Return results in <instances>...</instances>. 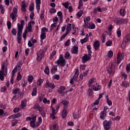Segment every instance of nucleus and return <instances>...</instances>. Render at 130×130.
I'll return each instance as SVG.
<instances>
[{
    "label": "nucleus",
    "instance_id": "f257e3e1",
    "mask_svg": "<svg viewBox=\"0 0 130 130\" xmlns=\"http://www.w3.org/2000/svg\"><path fill=\"white\" fill-rule=\"evenodd\" d=\"M55 63H57L58 66L60 64V67H64L66 66V60L63 58V55H60L59 59L55 61Z\"/></svg>",
    "mask_w": 130,
    "mask_h": 130
},
{
    "label": "nucleus",
    "instance_id": "f03ea898",
    "mask_svg": "<svg viewBox=\"0 0 130 130\" xmlns=\"http://www.w3.org/2000/svg\"><path fill=\"white\" fill-rule=\"evenodd\" d=\"M114 22L116 24H126L128 22V20L127 19H123V18H117L114 20Z\"/></svg>",
    "mask_w": 130,
    "mask_h": 130
},
{
    "label": "nucleus",
    "instance_id": "7ed1b4c3",
    "mask_svg": "<svg viewBox=\"0 0 130 130\" xmlns=\"http://www.w3.org/2000/svg\"><path fill=\"white\" fill-rule=\"evenodd\" d=\"M17 12H18V10H17V8L14 7L13 9L12 13L10 15V17L13 20V22H15V21H16V18L17 17Z\"/></svg>",
    "mask_w": 130,
    "mask_h": 130
},
{
    "label": "nucleus",
    "instance_id": "20e7f679",
    "mask_svg": "<svg viewBox=\"0 0 130 130\" xmlns=\"http://www.w3.org/2000/svg\"><path fill=\"white\" fill-rule=\"evenodd\" d=\"M111 124H112V122H111V121H107V120H105L103 122L104 128L105 129H109Z\"/></svg>",
    "mask_w": 130,
    "mask_h": 130
},
{
    "label": "nucleus",
    "instance_id": "39448f33",
    "mask_svg": "<svg viewBox=\"0 0 130 130\" xmlns=\"http://www.w3.org/2000/svg\"><path fill=\"white\" fill-rule=\"evenodd\" d=\"M46 32H48V29L46 27H43L42 28V31L41 34V40H43L46 38Z\"/></svg>",
    "mask_w": 130,
    "mask_h": 130
},
{
    "label": "nucleus",
    "instance_id": "423d86ee",
    "mask_svg": "<svg viewBox=\"0 0 130 130\" xmlns=\"http://www.w3.org/2000/svg\"><path fill=\"white\" fill-rule=\"evenodd\" d=\"M43 56H44V51H43V50H40L37 54V60L40 61Z\"/></svg>",
    "mask_w": 130,
    "mask_h": 130
},
{
    "label": "nucleus",
    "instance_id": "0eeeda50",
    "mask_svg": "<svg viewBox=\"0 0 130 130\" xmlns=\"http://www.w3.org/2000/svg\"><path fill=\"white\" fill-rule=\"evenodd\" d=\"M24 20H22L20 21V23L17 24V31L22 32V30L24 28Z\"/></svg>",
    "mask_w": 130,
    "mask_h": 130
},
{
    "label": "nucleus",
    "instance_id": "6e6552de",
    "mask_svg": "<svg viewBox=\"0 0 130 130\" xmlns=\"http://www.w3.org/2000/svg\"><path fill=\"white\" fill-rule=\"evenodd\" d=\"M124 58V53H118L117 63H120V61Z\"/></svg>",
    "mask_w": 130,
    "mask_h": 130
},
{
    "label": "nucleus",
    "instance_id": "1a4fd4ad",
    "mask_svg": "<svg viewBox=\"0 0 130 130\" xmlns=\"http://www.w3.org/2000/svg\"><path fill=\"white\" fill-rule=\"evenodd\" d=\"M91 59V57H90V55L88 56L87 54H85L82 57V61L83 63H86L88 60H90Z\"/></svg>",
    "mask_w": 130,
    "mask_h": 130
},
{
    "label": "nucleus",
    "instance_id": "9d476101",
    "mask_svg": "<svg viewBox=\"0 0 130 130\" xmlns=\"http://www.w3.org/2000/svg\"><path fill=\"white\" fill-rule=\"evenodd\" d=\"M45 87V88H48L49 87L51 88V89H54V88H55V85L51 83H49V81L47 80L46 81Z\"/></svg>",
    "mask_w": 130,
    "mask_h": 130
},
{
    "label": "nucleus",
    "instance_id": "9b49d317",
    "mask_svg": "<svg viewBox=\"0 0 130 130\" xmlns=\"http://www.w3.org/2000/svg\"><path fill=\"white\" fill-rule=\"evenodd\" d=\"M67 107H63V109L62 111L61 117L62 118H66L68 115V111L66 110Z\"/></svg>",
    "mask_w": 130,
    "mask_h": 130
},
{
    "label": "nucleus",
    "instance_id": "f8f14e48",
    "mask_svg": "<svg viewBox=\"0 0 130 130\" xmlns=\"http://www.w3.org/2000/svg\"><path fill=\"white\" fill-rule=\"evenodd\" d=\"M71 52L74 54H78L79 53V47L74 46L71 49Z\"/></svg>",
    "mask_w": 130,
    "mask_h": 130
},
{
    "label": "nucleus",
    "instance_id": "ddd939ff",
    "mask_svg": "<svg viewBox=\"0 0 130 130\" xmlns=\"http://www.w3.org/2000/svg\"><path fill=\"white\" fill-rule=\"evenodd\" d=\"M17 41L19 44H21L22 41V31H17Z\"/></svg>",
    "mask_w": 130,
    "mask_h": 130
},
{
    "label": "nucleus",
    "instance_id": "4468645a",
    "mask_svg": "<svg viewBox=\"0 0 130 130\" xmlns=\"http://www.w3.org/2000/svg\"><path fill=\"white\" fill-rule=\"evenodd\" d=\"M36 9L38 13L40 11V5L41 4V0H36Z\"/></svg>",
    "mask_w": 130,
    "mask_h": 130
},
{
    "label": "nucleus",
    "instance_id": "2eb2a0df",
    "mask_svg": "<svg viewBox=\"0 0 130 130\" xmlns=\"http://www.w3.org/2000/svg\"><path fill=\"white\" fill-rule=\"evenodd\" d=\"M100 46V42L99 41H96L93 43V47L95 50H98L99 49V47Z\"/></svg>",
    "mask_w": 130,
    "mask_h": 130
},
{
    "label": "nucleus",
    "instance_id": "dca6fc26",
    "mask_svg": "<svg viewBox=\"0 0 130 130\" xmlns=\"http://www.w3.org/2000/svg\"><path fill=\"white\" fill-rule=\"evenodd\" d=\"M28 7V6L27 5V4H26V3H25V2H21V11L22 12H26V8H27Z\"/></svg>",
    "mask_w": 130,
    "mask_h": 130
},
{
    "label": "nucleus",
    "instance_id": "f3484780",
    "mask_svg": "<svg viewBox=\"0 0 130 130\" xmlns=\"http://www.w3.org/2000/svg\"><path fill=\"white\" fill-rule=\"evenodd\" d=\"M43 109H44L43 107H41L40 108H39V111L40 114H41V115L43 116V117H45L46 113H45V111L43 110Z\"/></svg>",
    "mask_w": 130,
    "mask_h": 130
},
{
    "label": "nucleus",
    "instance_id": "a211bd4d",
    "mask_svg": "<svg viewBox=\"0 0 130 130\" xmlns=\"http://www.w3.org/2000/svg\"><path fill=\"white\" fill-rule=\"evenodd\" d=\"M107 71L109 74H114V69L112 67V64L109 67Z\"/></svg>",
    "mask_w": 130,
    "mask_h": 130
},
{
    "label": "nucleus",
    "instance_id": "6ab92c4d",
    "mask_svg": "<svg viewBox=\"0 0 130 130\" xmlns=\"http://www.w3.org/2000/svg\"><path fill=\"white\" fill-rule=\"evenodd\" d=\"M106 112L107 111H103L101 112L100 114V118L103 120H104L105 116H106Z\"/></svg>",
    "mask_w": 130,
    "mask_h": 130
},
{
    "label": "nucleus",
    "instance_id": "aec40b11",
    "mask_svg": "<svg viewBox=\"0 0 130 130\" xmlns=\"http://www.w3.org/2000/svg\"><path fill=\"white\" fill-rule=\"evenodd\" d=\"M27 105V103H26V101H21V105L19 106V107L21 109H24L25 108V107H26Z\"/></svg>",
    "mask_w": 130,
    "mask_h": 130
},
{
    "label": "nucleus",
    "instance_id": "412c9836",
    "mask_svg": "<svg viewBox=\"0 0 130 130\" xmlns=\"http://www.w3.org/2000/svg\"><path fill=\"white\" fill-rule=\"evenodd\" d=\"M64 90H66V87L60 86V88L58 89V93H59V94H62Z\"/></svg>",
    "mask_w": 130,
    "mask_h": 130
},
{
    "label": "nucleus",
    "instance_id": "4be33fe9",
    "mask_svg": "<svg viewBox=\"0 0 130 130\" xmlns=\"http://www.w3.org/2000/svg\"><path fill=\"white\" fill-rule=\"evenodd\" d=\"M95 82H96V79L95 78L90 79L88 82L89 87H91L92 84H93V83H95Z\"/></svg>",
    "mask_w": 130,
    "mask_h": 130
},
{
    "label": "nucleus",
    "instance_id": "5701e85b",
    "mask_svg": "<svg viewBox=\"0 0 130 130\" xmlns=\"http://www.w3.org/2000/svg\"><path fill=\"white\" fill-rule=\"evenodd\" d=\"M76 72L75 73V75L73 77V79H74V80H77V78H78V77H79V70L78 69H76L75 70Z\"/></svg>",
    "mask_w": 130,
    "mask_h": 130
},
{
    "label": "nucleus",
    "instance_id": "b1692460",
    "mask_svg": "<svg viewBox=\"0 0 130 130\" xmlns=\"http://www.w3.org/2000/svg\"><path fill=\"white\" fill-rule=\"evenodd\" d=\"M14 95H17V94H20V88H16L13 90L12 92Z\"/></svg>",
    "mask_w": 130,
    "mask_h": 130
},
{
    "label": "nucleus",
    "instance_id": "393cba45",
    "mask_svg": "<svg viewBox=\"0 0 130 130\" xmlns=\"http://www.w3.org/2000/svg\"><path fill=\"white\" fill-rule=\"evenodd\" d=\"M22 115L20 113H18L16 114L12 115V118H19V117H21Z\"/></svg>",
    "mask_w": 130,
    "mask_h": 130
},
{
    "label": "nucleus",
    "instance_id": "a878e982",
    "mask_svg": "<svg viewBox=\"0 0 130 130\" xmlns=\"http://www.w3.org/2000/svg\"><path fill=\"white\" fill-rule=\"evenodd\" d=\"M4 71L3 70L0 71V80L1 81H4L5 76H4Z\"/></svg>",
    "mask_w": 130,
    "mask_h": 130
},
{
    "label": "nucleus",
    "instance_id": "bb28decb",
    "mask_svg": "<svg viewBox=\"0 0 130 130\" xmlns=\"http://www.w3.org/2000/svg\"><path fill=\"white\" fill-rule=\"evenodd\" d=\"M125 14H126V12L125 11V10L124 9H121L120 10V14L122 17H124L125 16Z\"/></svg>",
    "mask_w": 130,
    "mask_h": 130
},
{
    "label": "nucleus",
    "instance_id": "cd10ccee",
    "mask_svg": "<svg viewBox=\"0 0 130 130\" xmlns=\"http://www.w3.org/2000/svg\"><path fill=\"white\" fill-rule=\"evenodd\" d=\"M106 98L107 99V104H108L109 106H111V105H112V102H111V101L109 100V99L108 98V95H106Z\"/></svg>",
    "mask_w": 130,
    "mask_h": 130
},
{
    "label": "nucleus",
    "instance_id": "c85d7f7f",
    "mask_svg": "<svg viewBox=\"0 0 130 130\" xmlns=\"http://www.w3.org/2000/svg\"><path fill=\"white\" fill-rule=\"evenodd\" d=\"M87 48L88 52V55H89V56H91V54L92 53V52L91 51V46L90 45H87Z\"/></svg>",
    "mask_w": 130,
    "mask_h": 130
},
{
    "label": "nucleus",
    "instance_id": "c756f323",
    "mask_svg": "<svg viewBox=\"0 0 130 130\" xmlns=\"http://www.w3.org/2000/svg\"><path fill=\"white\" fill-rule=\"evenodd\" d=\"M37 93V88L34 87L32 89V91L31 93L32 96H36Z\"/></svg>",
    "mask_w": 130,
    "mask_h": 130
},
{
    "label": "nucleus",
    "instance_id": "7c9ffc66",
    "mask_svg": "<svg viewBox=\"0 0 130 130\" xmlns=\"http://www.w3.org/2000/svg\"><path fill=\"white\" fill-rule=\"evenodd\" d=\"M28 32H32V25L31 22H28L27 27Z\"/></svg>",
    "mask_w": 130,
    "mask_h": 130
},
{
    "label": "nucleus",
    "instance_id": "2f4dec72",
    "mask_svg": "<svg viewBox=\"0 0 130 130\" xmlns=\"http://www.w3.org/2000/svg\"><path fill=\"white\" fill-rule=\"evenodd\" d=\"M88 40L89 39H88L87 37H85L83 39L80 40V42L82 43V44H83L84 43H86V42H87Z\"/></svg>",
    "mask_w": 130,
    "mask_h": 130
},
{
    "label": "nucleus",
    "instance_id": "473e14b6",
    "mask_svg": "<svg viewBox=\"0 0 130 130\" xmlns=\"http://www.w3.org/2000/svg\"><path fill=\"white\" fill-rule=\"evenodd\" d=\"M105 38H106V34H103L102 36V43L105 42Z\"/></svg>",
    "mask_w": 130,
    "mask_h": 130
},
{
    "label": "nucleus",
    "instance_id": "72a5a7b5",
    "mask_svg": "<svg viewBox=\"0 0 130 130\" xmlns=\"http://www.w3.org/2000/svg\"><path fill=\"white\" fill-rule=\"evenodd\" d=\"M83 13H84L83 10H80L77 13L76 16H77V17H79V18H81V17H82V15H83Z\"/></svg>",
    "mask_w": 130,
    "mask_h": 130
},
{
    "label": "nucleus",
    "instance_id": "f704fd0d",
    "mask_svg": "<svg viewBox=\"0 0 130 130\" xmlns=\"http://www.w3.org/2000/svg\"><path fill=\"white\" fill-rule=\"evenodd\" d=\"M92 89L94 91H99L100 90V86H95V85L92 86Z\"/></svg>",
    "mask_w": 130,
    "mask_h": 130
},
{
    "label": "nucleus",
    "instance_id": "c9c22d12",
    "mask_svg": "<svg viewBox=\"0 0 130 130\" xmlns=\"http://www.w3.org/2000/svg\"><path fill=\"white\" fill-rule=\"evenodd\" d=\"M62 104L64 105V107H67L68 108V105H69V101H63L61 102Z\"/></svg>",
    "mask_w": 130,
    "mask_h": 130
},
{
    "label": "nucleus",
    "instance_id": "e433bc0d",
    "mask_svg": "<svg viewBox=\"0 0 130 130\" xmlns=\"http://www.w3.org/2000/svg\"><path fill=\"white\" fill-rule=\"evenodd\" d=\"M34 10V3H32L30 6L29 8V11L30 12H32Z\"/></svg>",
    "mask_w": 130,
    "mask_h": 130
},
{
    "label": "nucleus",
    "instance_id": "4c0bfd02",
    "mask_svg": "<svg viewBox=\"0 0 130 130\" xmlns=\"http://www.w3.org/2000/svg\"><path fill=\"white\" fill-rule=\"evenodd\" d=\"M11 33L12 35L16 36V35H17V30H16L15 28H13L11 30Z\"/></svg>",
    "mask_w": 130,
    "mask_h": 130
},
{
    "label": "nucleus",
    "instance_id": "58836bf2",
    "mask_svg": "<svg viewBox=\"0 0 130 130\" xmlns=\"http://www.w3.org/2000/svg\"><path fill=\"white\" fill-rule=\"evenodd\" d=\"M56 23H53L51 25V29L50 30V32H51L52 30H53V28H56Z\"/></svg>",
    "mask_w": 130,
    "mask_h": 130
},
{
    "label": "nucleus",
    "instance_id": "ea45409f",
    "mask_svg": "<svg viewBox=\"0 0 130 130\" xmlns=\"http://www.w3.org/2000/svg\"><path fill=\"white\" fill-rule=\"evenodd\" d=\"M108 57H109L110 58H111V57L113 56V52H112V51L111 50L109 51L108 53Z\"/></svg>",
    "mask_w": 130,
    "mask_h": 130
},
{
    "label": "nucleus",
    "instance_id": "a19ab883",
    "mask_svg": "<svg viewBox=\"0 0 130 130\" xmlns=\"http://www.w3.org/2000/svg\"><path fill=\"white\" fill-rule=\"evenodd\" d=\"M44 72L45 74L47 75H49V68H48V66H46V68L44 70Z\"/></svg>",
    "mask_w": 130,
    "mask_h": 130
},
{
    "label": "nucleus",
    "instance_id": "79ce46f5",
    "mask_svg": "<svg viewBox=\"0 0 130 130\" xmlns=\"http://www.w3.org/2000/svg\"><path fill=\"white\" fill-rule=\"evenodd\" d=\"M53 70L54 71H57V65L53 67L52 69H51V74H54Z\"/></svg>",
    "mask_w": 130,
    "mask_h": 130
},
{
    "label": "nucleus",
    "instance_id": "37998d69",
    "mask_svg": "<svg viewBox=\"0 0 130 130\" xmlns=\"http://www.w3.org/2000/svg\"><path fill=\"white\" fill-rule=\"evenodd\" d=\"M43 81H44V80L40 79L37 82V85L38 86H41L42 83H43Z\"/></svg>",
    "mask_w": 130,
    "mask_h": 130
},
{
    "label": "nucleus",
    "instance_id": "c03bdc74",
    "mask_svg": "<svg viewBox=\"0 0 130 130\" xmlns=\"http://www.w3.org/2000/svg\"><path fill=\"white\" fill-rule=\"evenodd\" d=\"M17 123H18V120H13V121H12V126H15L16 125V124H17Z\"/></svg>",
    "mask_w": 130,
    "mask_h": 130
},
{
    "label": "nucleus",
    "instance_id": "a18cd8bd",
    "mask_svg": "<svg viewBox=\"0 0 130 130\" xmlns=\"http://www.w3.org/2000/svg\"><path fill=\"white\" fill-rule=\"evenodd\" d=\"M39 108H40V107L39 106V104H36L33 107V109L35 110H36V109L39 110Z\"/></svg>",
    "mask_w": 130,
    "mask_h": 130
},
{
    "label": "nucleus",
    "instance_id": "49530a36",
    "mask_svg": "<svg viewBox=\"0 0 130 130\" xmlns=\"http://www.w3.org/2000/svg\"><path fill=\"white\" fill-rule=\"evenodd\" d=\"M71 26H67V27L66 28V33L67 34H69L70 33V32H71Z\"/></svg>",
    "mask_w": 130,
    "mask_h": 130
},
{
    "label": "nucleus",
    "instance_id": "de8ad7c7",
    "mask_svg": "<svg viewBox=\"0 0 130 130\" xmlns=\"http://www.w3.org/2000/svg\"><path fill=\"white\" fill-rule=\"evenodd\" d=\"M68 35V34H67L66 32L64 34L62 35L61 36V37H60V41H62V40L64 39V38H66V37H67V36Z\"/></svg>",
    "mask_w": 130,
    "mask_h": 130
},
{
    "label": "nucleus",
    "instance_id": "09e8293b",
    "mask_svg": "<svg viewBox=\"0 0 130 130\" xmlns=\"http://www.w3.org/2000/svg\"><path fill=\"white\" fill-rule=\"evenodd\" d=\"M112 45V41H108L106 43V45L107 46H111Z\"/></svg>",
    "mask_w": 130,
    "mask_h": 130
},
{
    "label": "nucleus",
    "instance_id": "8fccbe9b",
    "mask_svg": "<svg viewBox=\"0 0 130 130\" xmlns=\"http://www.w3.org/2000/svg\"><path fill=\"white\" fill-rule=\"evenodd\" d=\"M87 94L89 95V96H92V94H93V90L91 89H88Z\"/></svg>",
    "mask_w": 130,
    "mask_h": 130
},
{
    "label": "nucleus",
    "instance_id": "3c124183",
    "mask_svg": "<svg viewBox=\"0 0 130 130\" xmlns=\"http://www.w3.org/2000/svg\"><path fill=\"white\" fill-rule=\"evenodd\" d=\"M7 27H8L9 30H10V29H11V27H12V23H11V21H7Z\"/></svg>",
    "mask_w": 130,
    "mask_h": 130
},
{
    "label": "nucleus",
    "instance_id": "603ef678",
    "mask_svg": "<svg viewBox=\"0 0 130 130\" xmlns=\"http://www.w3.org/2000/svg\"><path fill=\"white\" fill-rule=\"evenodd\" d=\"M33 79H34V78L33 77V76H29L28 77V82H29V83L30 82H32V81H33Z\"/></svg>",
    "mask_w": 130,
    "mask_h": 130
},
{
    "label": "nucleus",
    "instance_id": "864d4df0",
    "mask_svg": "<svg viewBox=\"0 0 130 130\" xmlns=\"http://www.w3.org/2000/svg\"><path fill=\"white\" fill-rule=\"evenodd\" d=\"M21 79H22V76L21 75V73L19 72L18 73V75L17 77V80H18V81H20V80H21Z\"/></svg>",
    "mask_w": 130,
    "mask_h": 130
},
{
    "label": "nucleus",
    "instance_id": "5fc2aeb1",
    "mask_svg": "<svg viewBox=\"0 0 130 130\" xmlns=\"http://www.w3.org/2000/svg\"><path fill=\"white\" fill-rule=\"evenodd\" d=\"M70 54L69 52H67L66 54H65L64 55V58H66L67 59H69L70 58Z\"/></svg>",
    "mask_w": 130,
    "mask_h": 130
},
{
    "label": "nucleus",
    "instance_id": "6e6d98bb",
    "mask_svg": "<svg viewBox=\"0 0 130 130\" xmlns=\"http://www.w3.org/2000/svg\"><path fill=\"white\" fill-rule=\"evenodd\" d=\"M130 64H128L126 65V71L127 72V73H129V71H130Z\"/></svg>",
    "mask_w": 130,
    "mask_h": 130
},
{
    "label": "nucleus",
    "instance_id": "4d7b16f0",
    "mask_svg": "<svg viewBox=\"0 0 130 130\" xmlns=\"http://www.w3.org/2000/svg\"><path fill=\"white\" fill-rule=\"evenodd\" d=\"M88 28L89 29H95V24L92 23L89 25Z\"/></svg>",
    "mask_w": 130,
    "mask_h": 130
},
{
    "label": "nucleus",
    "instance_id": "13d9d810",
    "mask_svg": "<svg viewBox=\"0 0 130 130\" xmlns=\"http://www.w3.org/2000/svg\"><path fill=\"white\" fill-rule=\"evenodd\" d=\"M50 13L51 14H53L54 13H56V10L54 8H51L50 10Z\"/></svg>",
    "mask_w": 130,
    "mask_h": 130
},
{
    "label": "nucleus",
    "instance_id": "bf43d9fd",
    "mask_svg": "<svg viewBox=\"0 0 130 130\" xmlns=\"http://www.w3.org/2000/svg\"><path fill=\"white\" fill-rule=\"evenodd\" d=\"M28 33V31H27V29L24 31V32L22 35L23 38H26L27 36V34Z\"/></svg>",
    "mask_w": 130,
    "mask_h": 130
},
{
    "label": "nucleus",
    "instance_id": "052dcab7",
    "mask_svg": "<svg viewBox=\"0 0 130 130\" xmlns=\"http://www.w3.org/2000/svg\"><path fill=\"white\" fill-rule=\"evenodd\" d=\"M30 126L31 127H35L36 125L35 124V122L30 121Z\"/></svg>",
    "mask_w": 130,
    "mask_h": 130
},
{
    "label": "nucleus",
    "instance_id": "680f3d73",
    "mask_svg": "<svg viewBox=\"0 0 130 130\" xmlns=\"http://www.w3.org/2000/svg\"><path fill=\"white\" fill-rule=\"evenodd\" d=\"M117 35L118 38L120 37V36H121V30H118L117 31Z\"/></svg>",
    "mask_w": 130,
    "mask_h": 130
},
{
    "label": "nucleus",
    "instance_id": "e2e57ef3",
    "mask_svg": "<svg viewBox=\"0 0 130 130\" xmlns=\"http://www.w3.org/2000/svg\"><path fill=\"white\" fill-rule=\"evenodd\" d=\"M73 117L74 118V119H78V118H79V114H73Z\"/></svg>",
    "mask_w": 130,
    "mask_h": 130
},
{
    "label": "nucleus",
    "instance_id": "0e129e2a",
    "mask_svg": "<svg viewBox=\"0 0 130 130\" xmlns=\"http://www.w3.org/2000/svg\"><path fill=\"white\" fill-rule=\"evenodd\" d=\"M21 108L19 107L18 108H15L13 110L14 112L16 113V112H18V111H20V110H21Z\"/></svg>",
    "mask_w": 130,
    "mask_h": 130
},
{
    "label": "nucleus",
    "instance_id": "69168bd1",
    "mask_svg": "<svg viewBox=\"0 0 130 130\" xmlns=\"http://www.w3.org/2000/svg\"><path fill=\"white\" fill-rule=\"evenodd\" d=\"M99 101L98 99L95 100V102L93 103V106H96V105H98L99 104Z\"/></svg>",
    "mask_w": 130,
    "mask_h": 130
},
{
    "label": "nucleus",
    "instance_id": "338daca9",
    "mask_svg": "<svg viewBox=\"0 0 130 130\" xmlns=\"http://www.w3.org/2000/svg\"><path fill=\"white\" fill-rule=\"evenodd\" d=\"M53 79L55 80H58L59 79V76L58 75H54Z\"/></svg>",
    "mask_w": 130,
    "mask_h": 130
},
{
    "label": "nucleus",
    "instance_id": "774afa93",
    "mask_svg": "<svg viewBox=\"0 0 130 130\" xmlns=\"http://www.w3.org/2000/svg\"><path fill=\"white\" fill-rule=\"evenodd\" d=\"M54 130H58V125L57 124H55L53 126Z\"/></svg>",
    "mask_w": 130,
    "mask_h": 130
}]
</instances>
